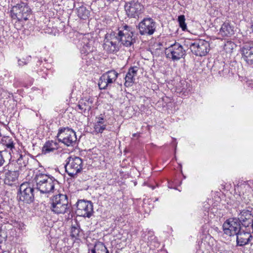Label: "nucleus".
I'll return each instance as SVG.
<instances>
[{
    "label": "nucleus",
    "instance_id": "obj_1",
    "mask_svg": "<svg viewBox=\"0 0 253 253\" xmlns=\"http://www.w3.org/2000/svg\"><path fill=\"white\" fill-rule=\"evenodd\" d=\"M37 189L42 193H49L52 192L58 181L53 176L40 173L35 177Z\"/></svg>",
    "mask_w": 253,
    "mask_h": 253
},
{
    "label": "nucleus",
    "instance_id": "obj_2",
    "mask_svg": "<svg viewBox=\"0 0 253 253\" xmlns=\"http://www.w3.org/2000/svg\"><path fill=\"white\" fill-rule=\"evenodd\" d=\"M68 197L66 195L59 194L54 195L51 200V211L56 214H64L69 208Z\"/></svg>",
    "mask_w": 253,
    "mask_h": 253
},
{
    "label": "nucleus",
    "instance_id": "obj_3",
    "mask_svg": "<svg viewBox=\"0 0 253 253\" xmlns=\"http://www.w3.org/2000/svg\"><path fill=\"white\" fill-rule=\"evenodd\" d=\"M10 16L12 19L18 21L27 20L31 12L28 5L23 2L13 5L10 10Z\"/></svg>",
    "mask_w": 253,
    "mask_h": 253
},
{
    "label": "nucleus",
    "instance_id": "obj_4",
    "mask_svg": "<svg viewBox=\"0 0 253 253\" xmlns=\"http://www.w3.org/2000/svg\"><path fill=\"white\" fill-rule=\"evenodd\" d=\"M187 47L189 46L192 52L196 56H205L210 50V43L203 40H199L192 42L190 40L185 41Z\"/></svg>",
    "mask_w": 253,
    "mask_h": 253
},
{
    "label": "nucleus",
    "instance_id": "obj_5",
    "mask_svg": "<svg viewBox=\"0 0 253 253\" xmlns=\"http://www.w3.org/2000/svg\"><path fill=\"white\" fill-rule=\"evenodd\" d=\"M57 137L59 142L68 147L74 146L77 139L76 132L68 127L59 128Z\"/></svg>",
    "mask_w": 253,
    "mask_h": 253
},
{
    "label": "nucleus",
    "instance_id": "obj_6",
    "mask_svg": "<svg viewBox=\"0 0 253 253\" xmlns=\"http://www.w3.org/2000/svg\"><path fill=\"white\" fill-rule=\"evenodd\" d=\"M116 34L119 43L125 46H130L135 42V40L133 38V29L130 26L126 25L123 26L118 29V32Z\"/></svg>",
    "mask_w": 253,
    "mask_h": 253
},
{
    "label": "nucleus",
    "instance_id": "obj_7",
    "mask_svg": "<svg viewBox=\"0 0 253 253\" xmlns=\"http://www.w3.org/2000/svg\"><path fill=\"white\" fill-rule=\"evenodd\" d=\"M65 166L66 172L71 177H74L83 169V161L78 157H69L67 158Z\"/></svg>",
    "mask_w": 253,
    "mask_h": 253
},
{
    "label": "nucleus",
    "instance_id": "obj_8",
    "mask_svg": "<svg viewBox=\"0 0 253 253\" xmlns=\"http://www.w3.org/2000/svg\"><path fill=\"white\" fill-rule=\"evenodd\" d=\"M34 188L28 182H24L21 184L18 193V199L26 203H32L34 199Z\"/></svg>",
    "mask_w": 253,
    "mask_h": 253
},
{
    "label": "nucleus",
    "instance_id": "obj_9",
    "mask_svg": "<svg viewBox=\"0 0 253 253\" xmlns=\"http://www.w3.org/2000/svg\"><path fill=\"white\" fill-rule=\"evenodd\" d=\"M125 9L129 17L135 18L142 12L143 6L138 0H126Z\"/></svg>",
    "mask_w": 253,
    "mask_h": 253
},
{
    "label": "nucleus",
    "instance_id": "obj_10",
    "mask_svg": "<svg viewBox=\"0 0 253 253\" xmlns=\"http://www.w3.org/2000/svg\"><path fill=\"white\" fill-rule=\"evenodd\" d=\"M185 49L180 44L175 42L166 50L167 57L172 60H178L182 58L186 53Z\"/></svg>",
    "mask_w": 253,
    "mask_h": 253
},
{
    "label": "nucleus",
    "instance_id": "obj_11",
    "mask_svg": "<svg viewBox=\"0 0 253 253\" xmlns=\"http://www.w3.org/2000/svg\"><path fill=\"white\" fill-rule=\"evenodd\" d=\"M115 32H111L106 35L104 48L109 53H114L119 49V42Z\"/></svg>",
    "mask_w": 253,
    "mask_h": 253
},
{
    "label": "nucleus",
    "instance_id": "obj_12",
    "mask_svg": "<svg viewBox=\"0 0 253 253\" xmlns=\"http://www.w3.org/2000/svg\"><path fill=\"white\" fill-rule=\"evenodd\" d=\"M138 27L141 35H152L156 31V23L151 18H144L139 23Z\"/></svg>",
    "mask_w": 253,
    "mask_h": 253
},
{
    "label": "nucleus",
    "instance_id": "obj_13",
    "mask_svg": "<svg viewBox=\"0 0 253 253\" xmlns=\"http://www.w3.org/2000/svg\"><path fill=\"white\" fill-rule=\"evenodd\" d=\"M223 229L225 234L233 236L241 230L240 223L237 218H230L223 223Z\"/></svg>",
    "mask_w": 253,
    "mask_h": 253
},
{
    "label": "nucleus",
    "instance_id": "obj_14",
    "mask_svg": "<svg viewBox=\"0 0 253 253\" xmlns=\"http://www.w3.org/2000/svg\"><path fill=\"white\" fill-rule=\"evenodd\" d=\"M93 212V206L90 202L79 200L77 203V214L81 216L89 217Z\"/></svg>",
    "mask_w": 253,
    "mask_h": 253
},
{
    "label": "nucleus",
    "instance_id": "obj_15",
    "mask_svg": "<svg viewBox=\"0 0 253 253\" xmlns=\"http://www.w3.org/2000/svg\"><path fill=\"white\" fill-rule=\"evenodd\" d=\"M1 171L4 184L9 186L12 185L17 181L19 174L17 170H9L7 166L4 167Z\"/></svg>",
    "mask_w": 253,
    "mask_h": 253
},
{
    "label": "nucleus",
    "instance_id": "obj_16",
    "mask_svg": "<svg viewBox=\"0 0 253 253\" xmlns=\"http://www.w3.org/2000/svg\"><path fill=\"white\" fill-rule=\"evenodd\" d=\"M237 219L240 223H241L243 226L249 227L253 221V216L252 214V211L247 209L239 210Z\"/></svg>",
    "mask_w": 253,
    "mask_h": 253
},
{
    "label": "nucleus",
    "instance_id": "obj_17",
    "mask_svg": "<svg viewBox=\"0 0 253 253\" xmlns=\"http://www.w3.org/2000/svg\"><path fill=\"white\" fill-rule=\"evenodd\" d=\"M90 42H89L84 44L81 50V52L83 54L82 58L85 60L86 62L89 63L91 62L94 59L92 53L93 51V46Z\"/></svg>",
    "mask_w": 253,
    "mask_h": 253
},
{
    "label": "nucleus",
    "instance_id": "obj_18",
    "mask_svg": "<svg viewBox=\"0 0 253 253\" xmlns=\"http://www.w3.org/2000/svg\"><path fill=\"white\" fill-rule=\"evenodd\" d=\"M237 245L243 246L249 243L253 237L249 232L240 230L236 234Z\"/></svg>",
    "mask_w": 253,
    "mask_h": 253
},
{
    "label": "nucleus",
    "instance_id": "obj_19",
    "mask_svg": "<svg viewBox=\"0 0 253 253\" xmlns=\"http://www.w3.org/2000/svg\"><path fill=\"white\" fill-rule=\"evenodd\" d=\"M93 101L94 98L92 97H84L80 100L78 107L82 113L88 112L93 106Z\"/></svg>",
    "mask_w": 253,
    "mask_h": 253
},
{
    "label": "nucleus",
    "instance_id": "obj_20",
    "mask_svg": "<svg viewBox=\"0 0 253 253\" xmlns=\"http://www.w3.org/2000/svg\"><path fill=\"white\" fill-rule=\"evenodd\" d=\"M138 68L136 66L130 67L125 77V85L126 87L131 86L134 82V77L136 76Z\"/></svg>",
    "mask_w": 253,
    "mask_h": 253
},
{
    "label": "nucleus",
    "instance_id": "obj_21",
    "mask_svg": "<svg viewBox=\"0 0 253 253\" xmlns=\"http://www.w3.org/2000/svg\"><path fill=\"white\" fill-rule=\"evenodd\" d=\"M241 52L246 61H253V45L252 44H245L242 48Z\"/></svg>",
    "mask_w": 253,
    "mask_h": 253
},
{
    "label": "nucleus",
    "instance_id": "obj_22",
    "mask_svg": "<svg viewBox=\"0 0 253 253\" xmlns=\"http://www.w3.org/2000/svg\"><path fill=\"white\" fill-rule=\"evenodd\" d=\"M219 34L223 37H230L234 34V27L229 22H225L222 25Z\"/></svg>",
    "mask_w": 253,
    "mask_h": 253
},
{
    "label": "nucleus",
    "instance_id": "obj_23",
    "mask_svg": "<svg viewBox=\"0 0 253 253\" xmlns=\"http://www.w3.org/2000/svg\"><path fill=\"white\" fill-rule=\"evenodd\" d=\"M59 144L57 142L54 141H48L46 142L42 148V152L44 154H46L58 149Z\"/></svg>",
    "mask_w": 253,
    "mask_h": 253
},
{
    "label": "nucleus",
    "instance_id": "obj_24",
    "mask_svg": "<svg viewBox=\"0 0 253 253\" xmlns=\"http://www.w3.org/2000/svg\"><path fill=\"white\" fill-rule=\"evenodd\" d=\"M3 142V145L6 147V149L4 151L5 153L7 151L8 152L9 154L11 156V154H14V152L16 151L15 146V143L12 139L9 137H5Z\"/></svg>",
    "mask_w": 253,
    "mask_h": 253
},
{
    "label": "nucleus",
    "instance_id": "obj_25",
    "mask_svg": "<svg viewBox=\"0 0 253 253\" xmlns=\"http://www.w3.org/2000/svg\"><path fill=\"white\" fill-rule=\"evenodd\" d=\"M112 84L107 78V75L104 73L99 79L98 85L100 89H106L111 87Z\"/></svg>",
    "mask_w": 253,
    "mask_h": 253
},
{
    "label": "nucleus",
    "instance_id": "obj_26",
    "mask_svg": "<svg viewBox=\"0 0 253 253\" xmlns=\"http://www.w3.org/2000/svg\"><path fill=\"white\" fill-rule=\"evenodd\" d=\"M91 253H109L104 243L101 242H97L94 245V247L89 250Z\"/></svg>",
    "mask_w": 253,
    "mask_h": 253
},
{
    "label": "nucleus",
    "instance_id": "obj_27",
    "mask_svg": "<svg viewBox=\"0 0 253 253\" xmlns=\"http://www.w3.org/2000/svg\"><path fill=\"white\" fill-rule=\"evenodd\" d=\"M225 63L223 62H214L212 67L213 72H216L220 76H224L226 73L225 68Z\"/></svg>",
    "mask_w": 253,
    "mask_h": 253
},
{
    "label": "nucleus",
    "instance_id": "obj_28",
    "mask_svg": "<svg viewBox=\"0 0 253 253\" xmlns=\"http://www.w3.org/2000/svg\"><path fill=\"white\" fill-rule=\"evenodd\" d=\"M77 15L80 18L86 19L89 17L90 12L85 7L82 6L77 9Z\"/></svg>",
    "mask_w": 253,
    "mask_h": 253
},
{
    "label": "nucleus",
    "instance_id": "obj_29",
    "mask_svg": "<svg viewBox=\"0 0 253 253\" xmlns=\"http://www.w3.org/2000/svg\"><path fill=\"white\" fill-rule=\"evenodd\" d=\"M81 229L77 223L72 224L71 229V236L72 238L77 239L79 237Z\"/></svg>",
    "mask_w": 253,
    "mask_h": 253
},
{
    "label": "nucleus",
    "instance_id": "obj_30",
    "mask_svg": "<svg viewBox=\"0 0 253 253\" xmlns=\"http://www.w3.org/2000/svg\"><path fill=\"white\" fill-rule=\"evenodd\" d=\"M105 74L107 75L109 80H110L112 84L115 83L119 75V74L114 70L108 71L105 73Z\"/></svg>",
    "mask_w": 253,
    "mask_h": 253
},
{
    "label": "nucleus",
    "instance_id": "obj_31",
    "mask_svg": "<svg viewBox=\"0 0 253 253\" xmlns=\"http://www.w3.org/2000/svg\"><path fill=\"white\" fill-rule=\"evenodd\" d=\"M178 21L180 27L183 31H185L187 28L186 24L185 23V18L183 15H181L178 17Z\"/></svg>",
    "mask_w": 253,
    "mask_h": 253
},
{
    "label": "nucleus",
    "instance_id": "obj_32",
    "mask_svg": "<svg viewBox=\"0 0 253 253\" xmlns=\"http://www.w3.org/2000/svg\"><path fill=\"white\" fill-rule=\"evenodd\" d=\"M235 46V44L231 41H228L224 44V49L227 53H231L232 52Z\"/></svg>",
    "mask_w": 253,
    "mask_h": 253
},
{
    "label": "nucleus",
    "instance_id": "obj_33",
    "mask_svg": "<svg viewBox=\"0 0 253 253\" xmlns=\"http://www.w3.org/2000/svg\"><path fill=\"white\" fill-rule=\"evenodd\" d=\"M106 125L95 124L94 126V130L96 133H101L106 129Z\"/></svg>",
    "mask_w": 253,
    "mask_h": 253
},
{
    "label": "nucleus",
    "instance_id": "obj_34",
    "mask_svg": "<svg viewBox=\"0 0 253 253\" xmlns=\"http://www.w3.org/2000/svg\"><path fill=\"white\" fill-rule=\"evenodd\" d=\"M16 155L17 156H19V157L17 158V163L19 165V167L21 168L23 167H25L26 166L27 163L23 160V157L21 154H19L16 153Z\"/></svg>",
    "mask_w": 253,
    "mask_h": 253
},
{
    "label": "nucleus",
    "instance_id": "obj_35",
    "mask_svg": "<svg viewBox=\"0 0 253 253\" xmlns=\"http://www.w3.org/2000/svg\"><path fill=\"white\" fill-rule=\"evenodd\" d=\"M31 59V56H27L26 58L20 59L18 60V63L19 66H22L24 65L27 64V63L30 61Z\"/></svg>",
    "mask_w": 253,
    "mask_h": 253
},
{
    "label": "nucleus",
    "instance_id": "obj_36",
    "mask_svg": "<svg viewBox=\"0 0 253 253\" xmlns=\"http://www.w3.org/2000/svg\"><path fill=\"white\" fill-rule=\"evenodd\" d=\"M5 153V151H0V167L3 165L4 163V159L3 158V155Z\"/></svg>",
    "mask_w": 253,
    "mask_h": 253
},
{
    "label": "nucleus",
    "instance_id": "obj_37",
    "mask_svg": "<svg viewBox=\"0 0 253 253\" xmlns=\"http://www.w3.org/2000/svg\"><path fill=\"white\" fill-rule=\"evenodd\" d=\"M233 1L236 2L239 5H243L244 3L245 0H232Z\"/></svg>",
    "mask_w": 253,
    "mask_h": 253
},
{
    "label": "nucleus",
    "instance_id": "obj_38",
    "mask_svg": "<svg viewBox=\"0 0 253 253\" xmlns=\"http://www.w3.org/2000/svg\"><path fill=\"white\" fill-rule=\"evenodd\" d=\"M104 120L101 117H99L98 118V121L96 122V123L95 124H102V125H104Z\"/></svg>",
    "mask_w": 253,
    "mask_h": 253
},
{
    "label": "nucleus",
    "instance_id": "obj_39",
    "mask_svg": "<svg viewBox=\"0 0 253 253\" xmlns=\"http://www.w3.org/2000/svg\"><path fill=\"white\" fill-rule=\"evenodd\" d=\"M3 179L2 171H1V170H0V179Z\"/></svg>",
    "mask_w": 253,
    "mask_h": 253
},
{
    "label": "nucleus",
    "instance_id": "obj_40",
    "mask_svg": "<svg viewBox=\"0 0 253 253\" xmlns=\"http://www.w3.org/2000/svg\"><path fill=\"white\" fill-rule=\"evenodd\" d=\"M251 251H252V252L253 253V243L251 244Z\"/></svg>",
    "mask_w": 253,
    "mask_h": 253
},
{
    "label": "nucleus",
    "instance_id": "obj_41",
    "mask_svg": "<svg viewBox=\"0 0 253 253\" xmlns=\"http://www.w3.org/2000/svg\"><path fill=\"white\" fill-rule=\"evenodd\" d=\"M137 133H133V134H132V136H133V137H135V136H137Z\"/></svg>",
    "mask_w": 253,
    "mask_h": 253
},
{
    "label": "nucleus",
    "instance_id": "obj_42",
    "mask_svg": "<svg viewBox=\"0 0 253 253\" xmlns=\"http://www.w3.org/2000/svg\"><path fill=\"white\" fill-rule=\"evenodd\" d=\"M219 253H226L225 252L223 251V252H220Z\"/></svg>",
    "mask_w": 253,
    "mask_h": 253
},
{
    "label": "nucleus",
    "instance_id": "obj_43",
    "mask_svg": "<svg viewBox=\"0 0 253 253\" xmlns=\"http://www.w3.org/2000/svg\"><path fill=\"white\" fill-rule=\"evenodd\" d=\"M84 43H85V41H86V39L85 38H84Z\"/></svg>",
    "mask_w": 253,
    "mask_h": 253
}]
</instances>
